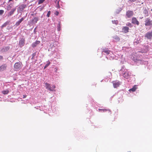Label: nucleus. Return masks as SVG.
Instances as JSON below:
<instances>
[{"mask_svg":"<svg viewBox=\"0 0 152 152\" xmlns=\"http://www.w3.org/2000/svg\"><path fill=\"white\" fill-rule=\"evenodd\" d=\"M45 86L48 90L52 91H55V88L56 87L55 85H52L47 83H45Z\"/></svg>","mask_w":152,"mask_h":152,"instance_id":"obj_1","label":"nucleus"},{"mask_svg":"<svg viewBox=\"0 0 152 152\" xmlns=\"http://www.w3.org/2000/svg\"><path fill=\"white\" fill-rule=\"evenodd\" d=\"M27 7L26 4H22L19 5L18 9V11L20 13H21L23 10Z\"/></svg>","mask_w":152,"mask_h":152,"instance_id":"obj_2","label":"nucleus"},{"mask_svg":"<svg viewBox=\"0 0 152 152\" xmlns=\"http://www.w3.org/2000/svg\"><path fill=\"white\" fill-rule=\"evenodd\" d=\"M145 26H151L152 25V20L149 18H146L145 21Z\"/></svg>","mask_w":152,"mask_h":152,"instance_id":"obj_3","label":"nucleus"},{"mask_svg":"<svg viewBox=\"0 0 152 152\" xmlns=\"http://www.w3.org/2000/svg\"><path fill=\"white\" fill-rule=\"evenodd\" d=\"M21 64L19 62L16 63L14 65V68L16 71L18 70L21 68Z\"/></svg>","mask_w":152,"mask_h":152,"instance_id":"obj_4","label":"nucleus"},{"mask_svg":"<svg viewBox=\"0 0 152 152\" xmlns=\"http://www.w3.org/2000/svg\"><path fill=\"white\" fill-rule=\"evenodd\" d=\"M134 15V12L133 11L128 10L126 13V16L128 18H130Z\"/></svg>","mask_w":152,"mask_h":152,"instance_id":"obj_5","label":"nucleus"},{"mask_svg":"<svg viewBox=\"0 0 152 152\" xmlns=\"http://www.w3.org/2000/svg\"><path fill=\"white\" fill-rule=\"evenodd\" d=\"M25 44V39L23 38H21L19 41V45L20 47H22Z\"/></svg>","mask_w":152,"mask_h":152,"instance_id":"obj_6","label":"nucleus"},{"mask_svg":"<svg viewBox=\"0 0 152 152\" xmlns=\"http://www.w3.org/2000/svg\"><path fill=\"white\" fill-rule=\"evenodd\" d=\"M132 23L134 24H136L137 26H138L139 24V21L137 20V18L135 17H133L132 18Z\"/></svg>","mask_w":152,"mask_h":152,"instance_id":"obj_7","label":"nucleus"},{"mask_svg":"<svg viewBox=\"0 0 152 152\" xmlns=\"http://www.w3.org/2000/svg\"><path fill=\"white\" fill-rule=\"evenodd\" d=\"M145 37L148 39H151L152 38V31L147 32L145 35Z\"/></svg>","mask_w":152,"mask_h":152,"instance_id":"obj_8","label":"nucleus"},{"mask_svg":"<svg viewBox=\"0 0 152 152\" xmlns=\"http://www.w3.org/2000/svg\"><path fill=\"white\" fill-rule=\"evenodd\" d=\"M113 83L114 88H117L118 87L120 84L119 82L116 81H113Z\"/></svg>","mask_w":152,"mask_h":152,"instance_id":"obj_9","label":"nucleus"},{"mask_svg":"<svg viewBox=\"0 0 152 152\" xmlns=\"http://www.w3.org/2000/svg\"><path fill=\"white\" fill-rule=\"evenodd\" d=\"M25 17H23L16 22L15 25L16 26H19L20 23L25 19Z\"/></svg>","mask_w":152,"mask_h":152,"instance_id":"obj_10","label":"nucleus"},{"mask_svg":"<svg viewBox=\"0 0 152 152\" xmlns=\"http://www.w3.org/2000/svg\"><path fill=\"white\" fill-rule=\"evenodd\" d=\"M123 77L126 79H128L130 76V75L129 72H124L123 75Z\"/></svg>","mask_w":152,"mask_h":152,"instance_id":"obj_11","label":"nucleus"},{"mask_svg":"<svg viewBox=\"0 0 152 152\" xmlns=\"http://www.w3.org/2000/svg\"><path fill=\"white\" fill-rule=\"evenodd\" d=\"M40 42L39 41H36L35 42H33L32 44V47L34 48L37 45L40 43Z\"/></svg>","mask_w":152,"mask_h":152,"instance_id":"obj_12","label":"nucleus"},{"mask_svg":"<svg viewBox=\"0 0 152 152\" xmlns=\"http://www.w3.org/2000/svg\"><path fill=\"white\" fill-rule=\"evenodd\" d=\"M122 30L125 33H127L129 32V28L127 26L124 27L122 28Z\"/></svg>","mask_w":152,"mask_h":152,"instance_id":"obj_13","label":"nucleus"},{"mask_svg":"<svg viewBox=\"0 0 152 152\" xmlns=\"http://www.w3.org/2000/svg\"><path fill=\"white\" fill-rule=\"evenodd\" d=\"M7 67V65L6 64H4L1 65L0 66V72L5 70Z\"/></svg>","mask_w":152,"mask_h":152,"instance_id":"obj_14","label":"nucleus"},{"mask_svg":"<svg viewBox=\"0 0 152 152\" xmlns=\"http://www.w3.org/2000/svg\"><path fill=\"white\" fill-rule=\"evenodd\" d=\"M15 10H16L15 8L12 9L11 10L9 13L8 15L9 16H11L12 14H14V12L15 11Z\"/></svg>","mask_w":152,"mask_h":152,"instance_id":"obj_15","label":"nucleus"},{"mask_svg":"<svg viewBox=\"0 0 152 152\" xmlns=\"http://www.w3.org/2000/svg\"><path fill=\"white\" fill-rule=\"evenodd\" d=\"M137 85H135L133 87L131 88V89H130L129 91H130V92H131V91H132V92H134V91H135L136 90V89H137Z\"/></svg>","mask_w":152,"mask_h":152,"instance_id":"obj_16","label":"nucleus"},{"mask_svg":"<svg viewBox=\"0 0 152 152\" xmlns=\"http://www.w3.org/2000/svg\"><path fill=\"white\" fill-rule=\"evenodd\" d=\"M9 48H10L8 47H6L1 49V51L2 52L7 51L9 49Z\"/></svg>","mask_w":152,"mask_h":152,"instance_id":"obj_17","label":"nucleus"},{"mask_svg":"<svg viewBox=\"0 0 152 152\" xmlns=\"http://www.w3.org/2000/svg\"><path fill=\"white\" fill-rule=\"evenodd\" d=\"M102 51L103 52L106 53L107 55L109 54L110 52V50L106 49H103Z\"/></svg>","mask_w":152,"mask_h":152,"instance_id":"obj_18","label":"nucleus"},{"mask_svg":"<svg viewBox=\"0 0 152 152\" xmlns=\"http://www.w3.org/2000/svg\"><path fill=\"white\" fill-rule=\"evenodd\" d=\"M38 20V17H34L32 20V22L34 23H36Z\"/></svg>","mask_w":152,"mask_h":152,"instance_id":"obj_19","label":"nucleus"},{"mask_svg":"<svg viewBox=\"0 0 152 152\" xmlns=\"http://www.w3.org/2000/svg\"><path fill=\"white\" fill-rule=\"evenodd\" d=\"M60 1L59 0H56L55 2V3L56 4V7L57 8H59L60 7L59 4V2Z\"/></svg>","mask_w":152,"mask_h":152,"instance_id":"obj_20","label":"nucleus"},{"mask_svg":"<svg viewBox=\"0 0 152 152\" xmlns=\"http://www.w3.org/2000/svg\"><path fill=\"white\" fill-rule=\"evenodd\" d=\"M143 13L146 16H148V10L146 9H145L143 12Z\"/></svg>","mask_w":152,"mask_h":152,"instance_id":"obj_21","label":"nucleus"},{"mask_svg":"<svg viewBox=\"0 0 152 152\" xmlns=\"http://www.w3.org/2000/svg\"><path fill=\"white\" fill-rule=\"evenodd\" d=\"M46 62H47V64H46V65H45V67H44V69H45L48 66H49V65L50 64V62L49 61H47Z\"/></svg>","mask_w":152,"mask_h":152,"instance_id":"obj_22","label":"nucleus"},{"mask_svg":"<svg viewBox=\"0 0 152 152\" xmlns=\"http://www.w3.org/2000/svg\"><path fill=\"white\" fill-rule=\"evenodd\" d=\"M99 111H102V112H105L107 111H110V110H107V109H99Z\"/></svg>","mask_w":152,"mask_h":152,"instance_id":"obj_23","label":"nucleus"},{"mask_svg":"<svg viewBox=\"0 0 152 152\" xmlns=\"http://www.w3.org/2000/svg\"><path fill=\"white\" fill-rule=\"evenodd\" d=\"M9 93V91L8 90H4L2 91V93L4 94H7Z\"/></svg>","mask_w":152,"mask_h":152,"instance_id":"obj_24","label":"nucleus"},{"mask_svg":"<svg viewBox=\"0 0 152 152\" xmlns=\"http://www.w3.org/2000/svg\"><path fill=\"white\" fill-rule=\"evenodd\" d=\"M45 0H39L38 2V4H42Z\"/></svg>","mask_w":152,"mask_h":152,"instance_id":"obj_25","label":"nucleus"},{"mask_svg":"<svg viewBox=\"0 0 152 152\" xmlns=\"http://www.w3.org/2000/svg\"><path fill=\"white\" fill-rule=\"evenodd\" d=\"M114 38L118 41L120 40V38L118 36L115 37H114Z\"/></svg>","mask_w":152,"mask_h":152,"instance_id":"obj_26","label":"nucleus"},{"mask_svg":"<svg viewBox=\"0 0 152 152\" xmlns=\"http://www.w3.org/2000/svg\"><path fill=\"white\" fill-rule=\"evenodd\" d=\"M51 12L50 11H49L48 12L47 14V16L48 17H49L50 15Z\"/></svg>","mask_w":152,"mask_h":152,"instance_id":"obj_27","label":"nucleus"},{"mask_svg":"<svg viewBox=\"0 0 152 152\" xmlns=\"http://www.w3.org/2000/svg\"><path fill=\"white\" fill-rule=\"evenodd\" d=\"M4 12V11L3 10H0V15H2L3 14Z\"/></svg>","mask_w":152,"mask_h":152,"instance_id":"obj_28","label":"nucleus"},{"mask_svg":"<svg viewBox=\"0 0 152 152\" xmlns=\"http://www.w3.org/2000/svg\"><path fill=\"white\" fill-rule=\"evenodd\" d=\"M7 25V23H4L2 26H1V28H3L6 26Z\"/></svg>","mask_w":152,"mask_h":152,"instance_id":"obj_29","label":"nucleus"},{"mask_svg":"<svg viewBox=\"0 0 152 152\" xmlns=\"http://www.w3.org/2000/svg\"><path fill=\"white\" fill-rule=\"evenodd\" d=\"M113 23H115V24H117L118 23V21L117 20H114V21H113Z\"/></svg>","mask_w":152,"mask_h":152,"instance_id":"obj_30","label":"nucleus"},{"mask_svg":"<svg viewBox=\"0 0 152 152\" xmlns=\"http://www.w3.org/2000/svg\"><path fill=\"white\" fill-rule=\"evenodd\" d=\"M57 29L58 31H59L60 30V26L59 24H58L57 26Z\"/></svg>","mask_w":152,"mask_h":152,"instance_id":"obj_31","label":"nucleus"},{"mask_svg":"<svg viewBox=\"0 0 152 152\" xmlns=\"http://www.w3.org/2000/svg\"><path fill=\"white\" fill-rule=\"evenodd\" d=\"M54 14L55 15H58L59 14V12L58 11H56L54 13Z\"/></svg>","mask_w":152,"mask_h":152,"instance_id":"obj_32","label":"nucleus"},{"mask_svg":"<svg viewBox=\"0 0 152 152\" xmlns=\"http://www.w3.org/2000/svg\"><path fill=\"white\" fill-rule=\"evenodd\" d=\"M127 25V26H129L131 27L132 26V24L131 23H129Z\"/></svg>","mask_w":152,"mask_h":152,"instance_id":"obj_33","label":"nucleus"},{"mask_svg":"<svg viewBox=\"0 0 152 152\" xmlns=\"http://www.w3.org/2000/svg\"><path fill=\"white\" fill-rule=\"evenodd\" d=\"M3 59V57L2 56H0V61Z\"/></svg>","mask_w":152,"mask_h":152,"instance_id":"obj_34","label":"nucleus"},{"mask_svg":"<svg viewBox=\"0 0 152 152\" xmlns=\"http://www.w3.org/2000/svg\"><path fill=\"white\" fill-rule=\"evenodd\" d=\"M10 7V5H9L7 7V10H10V8H11V7Z\"/></svg>","mask_w":152,"mask_h":152,"instance_id":"obj_35","label":"nucleus"},{"mask_svg":"<svg viewBox=\"0 0 152 152\" xmlns=\"http://www.w3.org/2000/svg\"><path fill=\"white\" fill-rule=\"evenodd\" d=\"M35 55V53H33L32 55V57H34V56Z\"/></svg>","mask_w":152,"mask_h":152,"instance_id":"obj_36","label":"nucleus"},{"mask_svg":"<svg viewBox=\"0 0 152 152\" xmlns=\"http://www.w3.org/2000/svg\"><path fill=\"white\" fill-rule=\"evenodd\" d=\"M26 95H23V98H24L26 97Z\"/></svg>","mask_w":152,"mask_h":152,"instance_id":"obj_37","label":"nucleus"},{"mask_svg":"<svg viewBox=\"0 0 152 152\" xmlns=\"http://www.w3.org/2000/svg\"><path fill=\"white\" fill-rule=\"evenodd\" d=\"M44 7V6H42V8H43Z\"/></svg>","mask_w":152,"mask_h":152,"instance_id":"obj_38","label":"nucleus"},{"mask_svg":"<svg viewBox=\"0 0 152 152\" xmlns=\"http://www.w3.org/2000/svg\"><path fill=\"white\" fill-rule=\"evenodd\" d=\"M25 1H27V0H24Z\"/></svg>","mask_w":152,"mask_h":152,"instance_id":"obj_39","label":"nucleus"}]
</instances>
